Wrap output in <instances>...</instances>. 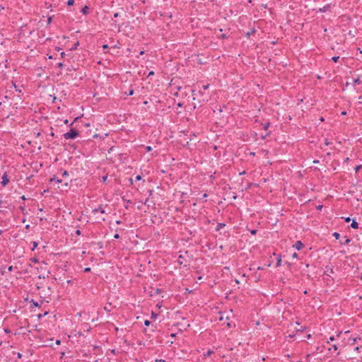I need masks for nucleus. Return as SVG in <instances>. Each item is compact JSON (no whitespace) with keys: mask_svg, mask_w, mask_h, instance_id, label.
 Returning <instances> with one entry per match:
<instances>
[{"mask_svg":"<svg viewBox=\"0 0 362 362\" xmlns=\"http://www.w3.org/2000/svg\"><path fill=\"white\" fill-rule=\"evenodd\" d=\"M119 237H120V236H119V235L118 233H115V234L114 235V238H115V239H119Z\"/></svg>","mask_w":362,"mask_h":362,"instance_id":"nucleus-48","label":"nucleus"},{"mask_svg":"<svg viewBox=\"0 0 362 362\" xmlns=\"http://www.w3.org/2000/svg\"><path fill=\"white\" fill-rule=\"evenodd\" d=\"M339 56H334V57H332V60L334 62L337 63L339 61Z\"/></svg>","mask_w":362,"mask_h":362,"instance_id":"nucleus-28","label":"nucleus"},{"mask_svg":"<svg viewBox=\"0 0 362 362\" xmlns=\"http://www.w3.org/2000/svg\"><path fill=\"white\" fill-rule=\"evenodd\" d=\"M62 177H67L69 175V173L67 170H64L63 172H62Z\"/></svg>","mask_w":362,"mask_h":362,"instance_id":"nucleus-29","label":"nucleus"},{"mask_svg":"<svg viewBox=\"0 0 362 362\" xmlns=\"http://www.w3.org/2000/svg\"><path fill=\"white\" fill-rule=\"evenodd\" d=\"M304 247L305 245L300 240L296 241V243L293 245V247H294L297 250H300Z\"/></svg>","mask_w":362,"mask_h":362,"instance_id":"nucleus-6","label":"nucleus"},{"mask_svg":"<svg viewBox=\"0 0 362 362\" xmlns=\"http://www.w3.org/2000/svg\"><path fill=\"white\" fill-rule=\"evenodd\" d=\"M90 267H86V268H85V269H84V272H90Z\"/></svg>","mask_w":362,"mask_h":362,"instance_id":"nucleus-61","label":"nucleus"},{"mask_svg":"<svg viewBox=\"0 0 362 362\" xmlns=\"http://www.w3.org/2000/svg\"><path fill=\"white\" fill-rule=\"evenodd\" d=\"M354 350L356 351L358 353H361L362 351V345L354 347Z\"/></svg>","mask_w":362,"mask_h":362,"instance_id":"nucleus-20","label":"nucleus"},{"mask_svg":"<svg viewBox=\"0 0 362 362\" xmlns=\"http://www.w3.org/2000/svg\"><path fill=\"white\" fill-rule=\"evenodd\" d=\"M332 236L334 237L336 240H339L340 238V234L337 232H334L332 234Z\"/></svg>","mask_w":362,"mask_h":362,"instance_id":"nucleus-23","label":"nucleus"},{"mask_svg":"<svg viewBox=\"0 0 362 362\" xmlns=\"http://www.w3.org/2000/svg\"><path fill=\"white\" fill-rule=\"evenodd\" d=\"M107 180V174L102 177V182L105 183Z\"/></svg>","mask_w":362,"mask_h":362,"instance_id":"nucleus-30","label":"nucleus"},{"mask_svg":"<svg viewBox=\"0 0 362 362\" xmlns=\"http://www.w3.org/2000/svg\"><path fill=\"white\" fill-rule=\"evenodd\" d=\"M76 234L77 235H81V231L80 230H76Z\"/></svg>","mask_w":362,"mask_h":362,"instance_id":"nucleus-50","label":"nucleus"},{"mask_svg":"<svg viewBox=\"0 0 362 362\" xmlns=\"http://www.w3.org/2000/svg\"><path fill=\"white\" fill-rule=\"evenodd\" d=\"M270 134H271V132H268L265 136H262V139H264L266 138V136H269V135H270Z\"/></svg>","mask_w":362,"mask_h":362,"instance_id":"nucleus-57","label":"nucleus"},{"mask_svg":"<svg viewBox=\"0 0 362 362\" xmlns=\"http://www.w3.org/2000/svg\"><path fill=\"white\" fill-rule=\"evenodd\" d=\"M142 179V175H137L136 177H135V180L136 181H139Z\"/></svg>","mask_w":362,"mask_h":362,"instance_id":"nucleus-35","label":"nucleus"},{"mask_svg":"<svg viewBox=\"0 0 362 362\" xmlns=\"http://www.w3.org/2000/svg\"><path fill=\"white\" fill-rule=\"evenodd\" d=\"M145 148H146V152H151L152 151V147L150 146H146Z\"/></svg>","mask_w":362,"mask_h":362,"instance_id":"nucleus-37","label":"nucleus"},{"mask_svg":"<svg viewBox=\"0 0 362 362\" xmlns=\"http://www.w3.org/2000/svg\"><path fill=\"white\" fill-rule=\"evenodd\" d=\"M271 264H272V262L269 261V262H267V264H265V265H266V267H269L271 266Z\"/></svg>","mask_w":362,"mask_h":362,"instance_id":"nucleus-64","label":"nucleus"},{"mask_svg":"<svg viewBox=\"0 0 362 362\" xmlns=\"http://www.w3.org/2000/svg\"><path fill=\"white\" fill-rule=\"evenodd\" d=\"M357 340H361V337H355L353 339H349V341L350 342V345L351 346L354 345L357 342Z\"/></svg>","mask_w":362,"mask_h":362,"instance_id":"nucleus-10","label":"nucleus"},{"mask_svg":"<svg viewBox=\"0 0 362 362\" xmlns=\"http://www.w3.org/2000/svg\"><path fill=\"white\" fill-rule=\"evenodd\" d=\"M292 257H293V258H298V255L296 252H294V253L293 254Z\"/></svg>","mask_w":362,"mask_h":362,"instance_id":"nucleus-53","label":"nucleus"},{"mask_svg":"<svg viewBox=\"0 0 362 362\" xmlns=\"http://www.w3.org/2000/svg\"><path fill=\"white\" fill-rule=\"evenodd\" d=\"M332 347H333V349H334V351H337V350L338 349L337 346V345H335V344H334V345L332 346Z\"/></svg>","mask_w":362,"mask_h":362,"instance_id":"nucleus-63","label":"nucleus"},{"mask_svg":"<svg viewBox=\"0 0 362 362\" xmlns=\"http://www.w3.org/2000/svg\"><path fill=\"white\" fill-rule=\"evenodd\" d=\"M83 326H84V329H86V331H90V329H91V327L89 325L88 323H84Z\"/></svg>","mask_w":362,"mask_h":362,"instance_id":"nucleus-24","label":"nucleus"},{"mask_svg":"<svg viewBox=\"0 0 362 362\" xmlns=\"http://www.w3.org/2000/svg\"><path fill=\"white\" fill-rule=\"evenodd\" d=\"M102 48L103 49H107L109 48V46L107 44H104L103 46H102Z\"/></svg>","mask_w":362,"mask_h":362,"instance_id":"nucleus-41","label":"nucleus"},{"mask_svg":"<svg viewBox=\"0 0 362 362\" xmlns=\"http://www.w3.org/2000/svg\"><path fill=\"white\" fill-rule=\"evenodd\" d=\"M351 227L356 229L358 228V223L354 219L351 223Z\"/></svg>","mask_w":362,"mask_h":362,"instance_id":"nucleus-18","label":"nucleus"},{"mask_svg":"<svg viewBox=\"0 0 362 362\" xmlns=\"http://www.w3.org/2000/svg\"><path fill=\"white\" fill-rule=\"evenodd\" d=\"M361 168V165H357L355 167V171L357 172Z\"/></svg>","mask_w":362,"mask_h":362,"instance_id":"nucleus-60","label":"nucleus"},{"mask_svg":"<svg viewBox=\"0 0 362 362\" xmlns=\"http://www.w3.org/2000/svg\"><path fill=\"white\" fill-rule=\"evenodd\" d=\"M74 4V0H68L67 5L69 6H71Z\"/></svg>","mask_w":362,"mask_h":362,"instance_id":"nucleus-32","label":"nucleus"},{"mask_svg":"<svg viewBox=\"0 0 362 362\" xmlns=\"http://www.w3.org/2000/svg\"><path fill=\"white\" fill-rule=\"evenodd\" d=\"M52 16H49V17L48 18V19H47V23H48V24H49V23H51V21H52Z\"/></svg>","mask_w":362,"mask_h":362,"instance_id":"nucleus-55","label":"nucleus"},{"mask_svg":"<svg viewBox=\"0 0 362 362\" xmlns=\"http://www.w3.org/2000/svg\"><path fill=\"white\" fill-rule=\"evenodd\" d=\"M124 201L126 202V204L124 205V207L126 209H128L129 204H132V202L129 199H124Z\"/></svg>","mask_w":362,"mask_h":362,"instance_id":"nucleus-25","label":"nucleus"},{"mask_svg":"<svg viewBox=\"0 0 362 362\" xmlns=\"http://www.w3.org/2000/svg\"><path fill=\"white\" fill-rule=\"evenodd\" d=\"M361 83H362V81H361V79H360V78H359V77H358V78H354V85H356V84L359 85V84H361Z\"/></svg>","mask_w":362,"mask_h":362,"instance_id":"nucleus-21","label":"nucleus"},{"mask_svg":"<svg viewBox=\"0 0 362 362\" xmlns=\"http://www.w3.org/2000/svg\"><path fill=\"white\" fill-rule=\"evenodd\" d=\"M156 362H165V361L163 359H156Z\"/></svg>","mask_w":362,"mask_h":362,"instance_id":"nucleus-62","label":"nucleus"},{"mask_svg":"<svg viewBox=\"0 0 362 362\" xmlns=\"http://www.w3.org/2000/svg\"><path fill=\"white\" fill-rule=\"evenodd\" d=\"M306 329L305 327H302L300 329H299L298 331H300L301 332H303Z\"/></svg>","mask_w":362,"mask_h":362,"instance_id":"nucleus-46","label":"nucleus"},{"mask_svg":"<svg viewBox=\"0 0 362 362\" xmlns=\"http://www.w3.org/2000/svg\"><path fill=\"white\" fill-rule=\"evenodd\" d=\"M215 174H216V173H214L213 175H210V177H209V178H210V180H211V181H213L214 180H215V178H216Z\"/></svg>","mask_w":362,"mask_h":362,"instance_id":"nucleus-40","label":"nucleus"},{"mask_svg":"<svg viewBox=\"0 0 362 362\" xmlns=\"http://www.w3.org/2000/svg\"><path fill=\"white\" fill-rule=\"evenodd\" d=\"M323 207V205H318L316 206L317 210H321Z\"/></svg>","mask_w":362,"mask_h":362,"instance_id":"nucleus-47","label":"nucleus"},{"mask_svg":"<svg viewBox=\"0 0 362 362\" xmlns=\"http://www.w3.org/2000/svg\"><path fill=\"white\" fill-rule=\"evenodd\" d=\"M225 226H226V223H218L215 230L216 231H218L221 228H223Z\"/></svg>","mask_w":362,"mask_h":362,"instance_id":"nucleus-11","label":"nucleus"},{"mask_svg":"<svg viewBox=\"0 0 362 362\" xmlns=\"http://www.w3.org/2000/svg\"><path fill=\"white\" fill-rule=\"evenodd\" d=\"M256 31H257V30H256L255 28H251L248 32H247V33H245V36H246V37H247V39H249V38H250V37L252 35H253V34H255V33H256Z\"/></svg>","mask_w":362,"mask_h":362,"instance_id":"nucleus-7","label":"nucleus"},{"mask_svg":"<svg viewBox=\"0 0 362 362\" xmlns=\"http://www.w3.org/2000/svg\"><path fill=\"white\" fill-rule=\"evenodd\" d=\"M79 41H76L74 45L69 49L70 51H74V50H76L78 47L79 46Z\"/></svg>","mask_w":362,"mask_h":362,"instance_id":"nucleus-16","label":"nucleus"},{"mask_svg":"<svg viewBox=\"0 0 362 362\" xmlns=\"http://www.w3.org/2000/svg\"><path fill=\"white\" fill-rule=\"evenodd\" d=\"M55 344H56L57 345H60V344H61V340H59V339H57V340H56V341H55Z\"/></svg>","mask_w":362,"mask_h":362,"instance_id":"nucleus-54","label":"nucleus"},{"mask_svg":"<svg viewBox=\"0 0 362 362\" xmlns=\"http://www.w3.org/2000/svg\"><path fill=\"white\" fill-rule=\"evenodd\" d=\"M330 7H331L330 4H326L322 8H319V12L325 13V12L327 11L330 8Z\"/></svg>","mask_w":362,"mask_h":362,"instance_id":"nucleus-8","label":"nucleus"},{"mask_svg":"<svg viewBox=\"0 0 362 362\" xmlns=\"http://www.w3.org/2000/svg\"><path fill=\"white\" fill-rule=\"evenodd\" d=\"M30 303H31L30 308H33V307H40V304L38 302L35 301L33 299H31L30 300Z\"/></svg>","mask_w":362,"mask_h":362,"instance_id":"nucleus-13","label":"nucleus"},{"mask_svg":"<svg viewBox=\"0 0 362 362\" xmlns=\"http://www.w3.org/2000/svg\"><path fill=\"white\" fill-rule=\"evenodd\" d=\"M281 256L280 255H279L276 257V267H279L281 265Z\"/></svg>","mask_w":362,"mask_h":362,"instance_id":"nucleus-17","label":"nucleus"},{"mask_svg":"<svg viewBox=\"0 0 362 362\" xmlns=\"http://www.w3.org/2000/svg\"><path fill=\"white\" fill-rule=\"evenodd\" d=\"M88 10H89V8L88 6H84L81 10V12L83 14V15H86L88 12Z\"/></svg>","mask_w":362,"mask_h":362,"instance_id":"nucleus-14","label":"nucleus"},{"mask_svg":"<svg viewBox=\"0 0 362 362\" xmlns=\"http://www.w3.org/2000/svg\"><path fill=\"white\" fill-rule=\"evenodd\" d=\"M32 244H33V247L31 248V250L33 251L35 250V248H37V247L38 246V243L36 242V241H33L32 242Z\"/></svg>","mask_w":362,"mask_h":362,"instance_id":"nucleus-22","label":"nucleus"},{"mask_svg":"<svg viewBox=\"0 0 362 362\" xmlns=\"http://www.w3.org/2000/svg\"><path fill=\"white\" fill-rule=\"evenodd\" d=\"M98 212H100L101 214H105V208L103 207V205H100L98 208H95L92 210V214H95Z\"/></svg>","mask_w":362,"mask_h":362,"instance_id":"nucleus-5","label":"nucleus"},{"mask_svg":"<svg viewBox=\"0 0 362 362\" xmlns=\"http://www.w3.org/2000/svg\"><path fill=\"white\" fill-rule=\"evenodd\" d=\"M5 268H6V267H5V266H2L1 269V274L2 276H4V275L5 274V273H6V272H5Z\"/></svg>","mask_w":362,"mask_h":362,"instance_id":"nucleus-34","label":"nucleus"},{"mask_svg":"<svg viewBox=\"0 0 362 362\" xmlns=\"http://www.w3.org/2000/svg\"><path fill=\"white\" fill-rule=\"evenodd\" d=\"M209 87V84L208 83L202 86V90L199 89L196 90L195 89H192L191 92L193 100H197L200 105L202 103L208 102L210 98L209 93L206 92Z\"/></svg>","mask_w":362,"mask_h":362,"instance_id":"nucleus-1","label":"nucleus"},{"mask_svg":"<svg viewBox=\"0 0 362 362\" xmlns=\"http://www.w3.org/2000/svg\"><path fill=\"white\" fill-rule=\"evenodd\" d=\"M57 66L60 69H62L64 67V63L63 62H59L57 64Z\"/></svg>","mask_w":362,"mask_h":362,"instance_id":"nucleus-38","label":"nucleus"},{"mask_svg":"<svg viewBox=\"0 0 362 362\" xmlns=\"http://www.w3.org/2000/svg\"><path fill=\"white\" fill-rule=\"evenodd\" d=\"M330 144H331V143L328 141V139H325V145H326V146H329V145H330Z\"/></svg>","mask_w":362,"mask_h":362,"instance_id":"nucleus-45","label":"nucleus"},{"mask_svg":"<svg viewBox=\"0 0 362 362\" xmlns=\"http://www.w3.org/2000/svg\"><path fill=\"white\" fill-rule=\"evenodd\" d=\"M134 91L133 89H130L127 94V95H132L134 94Z\"/></svg>","mask_w":362,"mask_h":362,"instance_id":"nucleus-39","label":"nucleus"},{"mask_svg":"<svg viewBox=\"0 0 362 362\" xmlns=\"http://www.w3.org/2000/svg\"><path fill=\"white\" fill-rule=\"evenodd\" d=\"M213 353H214V351L209 349V350H208V351H207V352L204 354V356H210L211 354H212Z\"/></svg>","mask_w":362,"mask_h":362,"instance_id":"nucleus-33","label":"nucleus"},{"mask_svg":"<svg viewBox=\"0 0 362 362\" xmlns=\"http://www.w3.org/2000/svg\"><path fill=\"white\" fill-rule=\"evenodd\" d=\"M79 118H80L79 117H76V118L74 119V120L71 124H69V120H68V119H65V120L64 121V123L65 124H66V125L71 126V125H73V124H74V122H77V120H78Z\"/></svg>","mask_w":362,"mask_h":362,"instance_id":"nucleus-15","label":"nucleus"},{"mask_svg":"<svg viewBox=\"0 0 362 362\" xmlns=\"http://www.w3.org/2000/svg\"><path fill=\"white\" fill-rule=\"evenodd\" d=\"M285 264L288 266V267L291 268V263L288 262H286Z\"/></svg>","mask_w":362,"mask_h":362,"instance_id":"nucleus-56","label":"nucleus"},{"mask_svg":"<svg viewBox=\"0 0 362 362\" xmlns=\"http://www.w3.org/2000/svg\"><path fill=\"white\" fill-rule=\"evenodd\" d=\"M1 179H2V180L1 182V184L2 187L6 186L8 184L9 181H10L9 177H8L6 172H5L4 173V175H2Z\"/></svg>","mask_w":362,"mask_h":362,"instance_id":"nucleus-4","label":"nucleus"},{"mask_svg":"<svg viewBox=\"0 0 362 362\" xmlns=\"http://www.w3.org/2000/svg\"><path fill=\"white\" fill-rule=\"evenodd\" d=\"M31 261H32L33 262H38V259H37V258L34 257V258H31Z\"/></svg>","mask_w":362,"mask_h":362,"instance_id":"nucleus-52","label":"nucleus"},{"mask_svg":"<svg viewBox=\"0 0 362 362\" xmlns=\"http://www.w3.org/2000/svg\"><path fill=\"white\" fill-rule=\"evenodd\" d=\"M52 290L49 286H47L46 289H42V292L40 293V296L42 298L41 300V304L43 302H49V300H51V295H52Z\"/></svg>","mask_w":362,"mask_h":362,"instance_id":"nucleus-2","label":"nucleus"},{"mask_svg":"<svg viewBox=\"0 0 362 362\" xmlns=\"http://www.w3.org/2000/svg\"><path fill=\"white\" fill-rule=\"evenodd\" d=\"M154 75V71H149L148 74V77L151 76H153Z\"/></svg>","mask_w":362,"mask_h":362,"instance_id":"nucleus-51","label":"nucleus"},{"mask_svg":"<svg viewBox=\"0 0 362 362\" xmlns=\"http://www.w3.org/2000/svg\"><path fill=\"white\" fill-rule=\"evenodd\" d=\"M34 134L35 135V137H39L41 135L40 132H34Z\"/></svg>","mask_w":362,"mask_h":362,"instance_id":"nucleus-44","label":"nucleus"},{"mask_svg":"<svg viewBox=\"0 0 362 362\" xmlns=\"http://www.w3.org/2000/svg\"><path fill=\"white\" fill-rule=\"evenodd\" d=\"M158 316V314L157 313H155L153 311L151 312V318L152 319H155Z\"/></svg>","mask_w":362,"mask_h":362,"instance_id":"nucleus-36","label":"nucleus"},{"mask_svg":"<svg viewBox=\"0 0 362 362\" xmlns=\"http://www.w3.org/2000/svg\"><path fill=\"white\" fill-rule=\"evenodd\" d=\"M47 314H48L47 311L45 312L43 314L40 313V314L37 315V318L38 319H41L43 316H45Z\"/></svg>","mask_w":362,"mask_h":362,"instance_id":"nucleus-27","label":"nucleus"},{"mask_svg":"<svg viewBox=\"0 0 362 362\" xmlns=\"http://www.w3.org/2000/svg\"><path fill=\"white\" fill-rule=\"evenodd\" d=\"M351 242V239L345 236L344 240L339 241L341 245H348Z\"/></svg>","mask_w":362,"mask_h":362,"instance_id":"nucleus-9","label":"nucleus"},{"mask_svg":"<svg viewBox=\"0 0 362 362\" xmlns=\"http://www.w3.org/2000/svg\"><path fill=\"white\" fill-rule=\"evenodd\" d=\"M151 324V322L148 320H144V325L146 327H148Z\"/></svg>","mask_w":362,"mask_h":362,"instance_id":"nucleus-31","label":"nucleus"},{"mask_svg":"<svg viewBox=\"0 0 362 362\" xmlns=\"http://www.w3.org/2000/svg\"><path fill=\"white\" fill-rule=\"evenodd\" d=\"M344 221H345V222L349 223V222H350L351 218H350V217H346V218H344Z\"/></svg>","mask_w":362,"mask_h":362,"instance_id":"nucleus-49","label":"nucleus"},{"mask_svg":"<svg viewBox=\"0 0 362 362\" xmlns=\"http://www.w3.org/2000/svg\"><path fill=\"white\" fill-rule=\"evenodd\" d=\"M13 86H14L15 89H16V91H18L19 93L21 92V90L20 89L17 88V86H16V84L14 83H13Z\"/></svg>","mask_w":362,"mask_h":362,"instance_id":"nucleus-59","label":"nucleus"},{"mask_svg":"<svg viewBox=\"0 0 362 362\" xmlns=\"http://www.w3.org/2000/svg\"><path fill=\"white\" fill-rule=\"evenodd\" d=\"M270 127V122H266L264 124V130H267L269 129V127Z\"/></svg>","mask_w":362,"mask_h":362,"instance_id":"nucleus-26","label":"nucleus"},{"mask_svg":"<svg viewBox=\"0 0 362 362\" xmlns=\"http://www.w3.org/2000/svg\"><path fill=\"white\" fill-rule=\"evenodd\" d=\"M13 266H9V267H8V272H12V271H13Z\"/></svg>","mask_w":362,"mask_h":362,"instance_id":"nucleus-58","label":"nucleus"},{"mask_svg":"<svg viewBox=\"0 0 362 362\" xmlns=\"http://www.w3.org/2000/svg\"><path fill=\"white\" fill-rule=\"evenodd\" d=\"M257 230H256V229H253V230H250V233L252 235H255L257 233Z\"/></svg>","mask_w":362,"mask_h":362,"instance_id":"nucleus-42","label":"nucleus"},{"mask_svg":"<svg viewBox=\"0 0 362 362\" xmlns=\"http://www.w3.org/2000/svg\"><path fill=\"white\" fill-rule=\"evenodd\" d=\"M55 182L57 183H61L62 180H59L58 177H57L55 175H54L52 177L49 179V182Z\"/></svg>","mask_w":362,"mask_h":362,"instance_id":"nucleus-12","label":"nucleus"},{"mask_svg":"<svg viewBox=\"0 0 362 362\" xmlns=\"http://www.w3.org/2000/svg\"><path fill=\"white\" fill-rule=\"evenodd\" d=\"M79 135L78 130L74 128H71L69 132L64 134V137L66 140L74 139Z\"/></svg>","mask_w":362,"mask_h":362,"instance_id":"nucleus-3","label":"nucleus"},{"mask_svg":"<svg viewBox=\"0 0 362 362\" xmlns=\"http://www.w3.org/2000/svg\"><path fill=\"white\" fill-rule=\"evenodd\" d=\"M219 38H221V39H226L228 38V36L226 35V34H222Z\"/></svg>","mask_w":362,"mask_h":362,"instance_id":"nucleus-43","label":"nucleus"},{"mask_svg":"<svg viewBox=\"0 0 362 362\" xmlns=\"http://www.w3.org/2000/svg\"><path fill=\"white\" fill-rule=\"evenodd\" d=\"M19 209H20V210L21 211V212H22V214L23 215H26L27 214V211H26V209H25V204L20 206Z\"/></svg>","mask_w":362,"mask_h":362,"instance_id":"nucleus-19","label":"nucleus"}]
</instances>
